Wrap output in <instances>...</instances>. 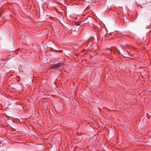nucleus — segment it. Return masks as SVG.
Returning a JSON list of instances; mask_svg holds the SVG:
<instances>
[{
  "instance_id": "nucleus-1",
  "label": "nucleus",
  "mask_w": 151,
  "mask_h": 151,
  "mask_svg": "<svg viewBox=\"0 0 151 151\" xmlns=\"http://www.w3.org/2000/svg\"><path fill=\"white\" fill-rule=\"evenodd\" d=\"M63 62H59L58 63L54 64L50 66V68L54 70L60 69L63 68Z\"/></svg>"
},
{
  "instance_id": "nucleus-5",
  "label": "nucleus",
  "mask_w": 151,
  "mask_h": 151,
  "mask_svg": "<svg viewBox=\"0 0 151 151\" xmlns=\"http://www.w3.org/2000/svg\"><path fill=\"white\" fill-rule=\"evenodd\" d=\"M146 39V37H144L142 39L143 41L145 42V41Z\"/></svg>"
},
{
  "instance_id": "nucleus-2",
  "label": "nucleus",
  "mask_w": 151,
  "mask_h": 151,
  "mask_svg": "<svg viewBox=\"0 0 151 151\" xmlns=\"http://www.w3.org/2000/svg\"><path fill=\"white\" fill-rule=\"evenodd\" d=\"M122 56L124 57L129 58L130 56V53L127 52H124L122 53Z\"/></svg>"
},
{
  "instance_id": "nucleus-4",
  "label": "nucleus",
  "mask_w": 151,
  "mask_h": 151,
  "mask_svg": "<svg viewBox=\"0 0 151 151\" xmlns=\"http://www.w3.org/2000/svg\"><path fill=\"white\" fill-rule=\"evenodd\" d=\"M106 54H107V55H111V51L109 49H107L106 50Z\"/></svg>"
},
{
  "instance_id": "nucleus-6",
  "label": "nucleus",
  "mask_w": 151,
  "mask_h": 151,
  "mask_svg": "<svg viewBox=\"0 0 151 151\" xmlns=\"http://www.w3.org/2000/svg\"><path fill=\"white\" fill-rule=\"evenodd\" d=\"M63 52V51L62 50H60L59 51V52Z\"/></svg>"
},
{
  "instance_id": "nucleus-7",
  "label": "nucleus",
  "mask_w": 151,
  "mask_h": 151,
  "mask_svg": "<svg viewBox=\"0 0 151 151\" xmlns=\"http://www.w3.org/2000/svg\"><path fill=\"white\" fill-rule=\"evenodd\" d=\"M1 144V142L0 141V144Z\"/></svg>"
},
{
  "instance_id": "nucleus-3",
  "label": "nucleus",
  "mask_w": 151,
  "mask_h": 151,
  "mask_svg": "<svg viewBox=\"0 0 151 151\" xmlns=\"http://www.w3.org/2000/svg\"><path fill=\"white\" fill-rule=\"evenodd\" d=\"M94 39V38L93 37H91L89 41V43L87 45V46L88 47H90L91 49V47L92 46V42H91V41L93 40Z\"/></svg>"
}]
</instances>
